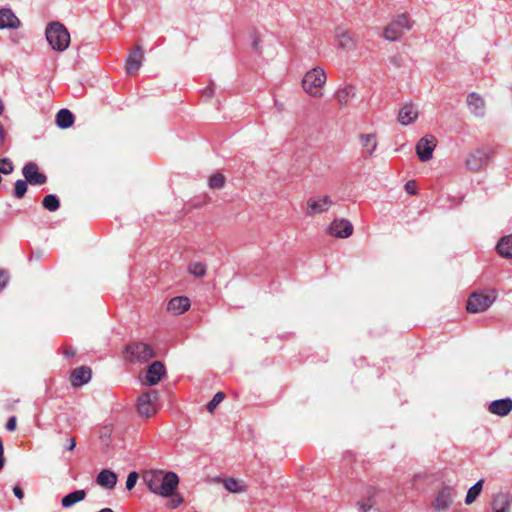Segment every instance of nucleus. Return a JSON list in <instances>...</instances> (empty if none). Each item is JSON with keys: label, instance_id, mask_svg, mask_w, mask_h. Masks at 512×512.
<instances>
[{"label": "nucleus", "instance_id": "f257e3e1", "mask_svg": "<svg viewBox=\"0 0 512 512\" xmlns=\"http://www.w3.org/2000/svg\"><path fill=\"white\" fill-rule=\"evenodd\" d=\"M326 80L325 71L320 67H315L304 75L302 87L309 96L320 98L323 96V87Z\"/></svg>", "mask_w": 512, "mask_h": 512}, {"label": "nucleus", "instance_id": "f03ea898", "mask_svg": "<svg viewBox=\"0 0 512 512\" xmlns=\"http://www.w3.org/2000/svg\"><path fill=\"white\" fill-rule=\"evenodd\" d=\"M46 39L56 51H64L70 43V34L59 22L51 23L46 28Z\"/></svg>", "mask_w": 512, "mask_h": 512}, {"label": "nucleus", "instance_id": "7ed1b4c3", "mask_svg": "<svg viewBox=\"0 0 512 512\" xmlns=\"http://www.w3.org/2000/svg\"><path fill=\"white\" fill-rule=\"evenodd\" d=\"M124 353L125 359L132 363H145L155 356L153 348L142 342L127 345Z\"/></svg>", "mask_w": 512, "mask_h": 512}, {"label": "nucleus", "instance_id": "20e7f679", "mask_svg": "<svg viewBox=\"0 0 512 512\" xmlns=\"http://www.w3.org/2000/svg\"><path fill=\"white\" fill-rule=\"evenodd\" d=\"M411 25L408 16L405 14L397 16L384 29V38L388 41L398 40L406 31L410 30Z\"/></svg>", "mask_w": 512, "mask_h": 512}, {"label": "nucleus", "instance_id": "39448f33", "mask_svg": "<svg viewBox=\"0 0 512 512\" xmlns=\"http://www.w3.org/2000/svg\"><path fill=\"white\" fill-rule=\"evenodd\" d=\"M159 394L156 390H149L138 398L137 409L141 416L149 418L158 411Z\"/></svg>", "mask_w": 512, "mask_h": 512}, {"label": "nucleus", "instance_id": "423d86ee", "mask_svg": "<svg viewBox=\"0 0 512 512\" xmlns=\"http://www.w3.org/2000/svg\"><path fill=\"white\" fill-rule=\"evenodd\" d=\"M334 205L333 199L329 195H319L307 200L305 214L314 217L329 211Z\"/></svg>", "mask_w": 512, "mask_h": 512}, {"label": "nucleus", "instance_id": "0eeeda50", "mask_svg": "<svg viewBox=\"0 0 512 512\" xmlns=\"http://www.w3.org/2000/svg\"><path fill=\"white\" fill-rule=\"evenodd\" d=\"M491 158V151L488 149H476L471 151L465 160V167L471 172L481 171Z\"/></svg>", "mask_w": 512, "mask_h": 512}, {"label": "nucleus", "instance_id": "6e6552de", "mask_svg": "<svg viewBox=\"0 0 512 512\" xmlns=\"http://www.w3.org/2000/svg\"><path fill=\"white\" fill-rule=\"evenodd\" d=\"M495 300V295L475 292L470 295L467 301V311L480 313L487 310Z\"/></svg>", "mask_w": 512, "mask_h": 512}, {"label": "nucleus", "instance_id": "1a4fd4ad", "mask_svg": "<svg viewBox=\"0 0 512 512\" xmlns=\"http://www.w3.org/2000/svg\"><path fill=\"white\" fill-rule=\"evenodd\" d=\"M179 484V478L174 472H166L162 477L155 494L171 497Z\"/></svg>", "mask_w": 512, "mask_h": 512}, {"label": "nucleus", "instance_id": "9d476101", "mask_svg": "<svg viewBox=\"0 0 512 512\" xmlns=\"http://www.w3.org/2000/svg\"><path fill=\"white\" fill-rule=\"evenodd\" d=\"M436 143L437 141L432 135H426L417 142L416 154L422 162H426L432 158Z\"/></svg>", "mask_w": 512, "mask_h": 512}, {"label": "nucleus", "instance_id": "9b49d317", "mask_svg": "<svg viewBox=\"0 0 512 512\" xmlns=\"http://www.w3.org/2000/svg\"><path fill=\"white\" fill-rule=\"evenodd\" d=\"M329 235L337 238H348L353 233V225L347 219H334L328 226Z\"/></svg>", "mask_w": 512, "mask_h": 512}, {"label": "nucleus", "instance_id": "f8f14e48", "mask_svg": "<svg viewBox=\"0 0 512 512\" xmlns=\"http://www.w3.org/2000/svg\"><path fill=\"white\" fill-rule=\"evenodd\" d=\"M23 175L26 181L32 185H42L47 181L46 175L39 172L37 164L32 162L24 166Z\"/></svg>", "mask_w": 512, "mask_h": 512}, {"label": "nucleus", "instance_id": "ddd939ff", "mask_svg": "<svg viewBox=\"0 0 512 512\" xmlns=\"http://www.w3.org/2000/svg\"><path fill=\"white\" fill-rule=\"evenodd\" d=\"M335 38L337 41L338 48L351 51L355 48L356 41L353 34L341 27L336 28L335 30Z\"/></svg>", "mask_w": 512, "mask_h": 512}, {"label": "nucleus", "instance_id": "4468645a", "mask_svg": "<svg viewBox=\"0 0 512 512\" xmlns=\"http://www.w3.org/2000/svg\"><path fill=\"white\" fill-rule=\"evenodd\" d=\"M454 490L451 487H443L436 496L434 508L436 511H445L453 502Z\"/></svg>", "mask_w": 512, "mask_h": 512}, {"label": "nucleus", "instance_id": "2eb2a0df", "mask_svg": "<svg viewBox=\"0 0 512 512\" xmlns=\"http://www.w3.org/2000/svg\"><path fill=\"white\" fill-rule=\"evenodd\" d=\"M144 58V53L141 46H135V48L130 52L127 60L125 69L128 74H135L141 67L142 60Z\"/></svg>", "mask_w": 512, "mask_h": 512}, {"label": "nucleus", "instance_id": "dca6fc26", "mask_svg": "<svg viewBox=\"0 0 512 512\" xmlns=\"http://www.w3.org/2000/svg\"><path fill=\"white\" fill-rule=\"evenodd\" d=\"M21 26L20 19L9 8L0 9V29H18Z\"/></svg>", "mask_w": 512, "mask_h": 512}, {"label": "nucleus", "instance_id": "f3484780", "mask_svg": "<svg viewBox=\"0 0 512 512\" xmlns=\"http://www.w3.org/2000/svg\"><path fill=\"white\" fill-rule=\"evenodd\" d=\"M165 373V367L162 362L155 361L147 369L145 384L149 386L156 385Z\"/></svg>", "mask_w": 512, "mask_h": 512}, {"label": "nucleus", "instance_id": "a211bd4d", "mask_svg": "<svg viewBox=\"0 0 512 512\" xmlns=\"http://www.w3.org/2000/svg\"><path fill=\"white\" fill-rule=\"evenodd\" d=\"M488 411L501 417L507 416L512 411V400L510 398L495 400L489 404Z\"/></svg>", "mask_w": 512, "mask_h": 512}, {"label": "nucleus", "instance_id": "6ab92c4d", "mask_svg": "<svg viewBox=\"0 0 512 512\" xmlns=\"http://www.w3.org/2000/svg\"><path fill=\"white\" fill-rule=\"evenodd\" d=\"M190 308V300L186 296L172 298L167 305V310L174 315H180Z\"/></svg>", "mask_w": 512, "mask_h": 512}, {"label": "nucleus", "instance_id": "aec40b11", "mask_svg": "<svg viewBox=\"0 0 512 512\" xmlns=\"http://www.w3.org/2000/svg\"><path fill=\"white\" fill-rule=\"evenodd\" d=\"M467 104L473 115L482 117L485 111V101L477 93L473 92L467 96Z\"/></svg>", "mask_w": 512, "mask_h": 512}, {"label": "nucleus", "instance_id": "412c9836", "mask_svg": "<svg viewBox=\"0 0 512 512\" xmlns=\"http://www.w3.org/2000/svg\"><path fill=\"white\" fill-rule=\"evenodd\" d=\"M91 379V369L86 366L75 369L70 376L71 384L74 387L82 386Z\"/></svg>", "mask_w": 512, "mask_h": 512}, {"label": "nucleus", "instance_id": "4be33fe9", "mask_svg": "<svg viewBox=\"0 0 512 512\" xmlns=\"http://www.w3.org/2000/svg\"><path fill=\"white\" fill-rule=\"evenodd\" d=\"M418 118V110L413 104H405L399 111L398 121L402 125H409Z\"/></svg>", "mask_w": 512, "mask_h": 512}, {"label": "nucleus", "instance_id": "5701e85b", "mask_svg": "<svg viewBox=\"0 0 512 512\" xmlns=\"http://www.w3.org/2000/svg\"><path fill=\"white\" fill-rule=\"evenodd\" d=\"M96 482L99 486L111 490L117 484V475L111 470L103 469L98 474Z\"/></svg>", "mask_w": 512, "mask_h": 512}, {"label": "nucleus", "instance_id": "b1692460", "mask_svg": "<svg viewBox=\"0 0 512 512\" xmlns=\"http://www.w3.org/2000/svg\"><path fill=\"white\" fill-rule=\"evenodd\" d=\"M355 97V87L352 85H347L341 89H339L335 93V99L338 102L340 107H345L351 103V101Z\"/></svg>", "mask_w": 512, "mask_h": 512}, {"label": "nucleus", "instance_id": "393cba45", "mask_svg": "<svg viewBox=\"0 0 512 512\" xmlns=\"http://www.w3.org/2000/svg\"><path fill=\"white\" fill-rule=\"evenodd\" d=\"M166 472L163 471H148L144 474L143 479L151 492H155L157 487Z\"/></svg>", "mask_w": 512, "mask_h": 512}, {"label": "nucleus", "instance_id": "a878e982", "mask_svg": "<svg viewBox=\"0 0 512 512\" xmlns=\"http://www.w3.org/2000/svg\"><path fill=\"white\" fill-rule=\"evenodd\" d=\"M360 143L362 148L366 151V156H371L377 147V138L373 133L362 134L360 136Z\"/></svg>", "mask_w": 512, "mask_h": 512}, {"label": "nucleus", "instance_id": "bb28decb", "mask_svg": "<svg viewBox=\"0 0 512 512\" xmlns=\"http://www.w3.org/2000/svg\"><path fill=\"white\" fill-rule=\"evenodd\" d=\"M219 481L231 493H242L246 491V485L241 480L235 478H223Z\"/></svg>", "mask_w": 512, "mask_h": 512}, {"label": "nucleus", "instance_id": "cd10ccee", "mask_svg": "<svg viewBox=\"0 0 512 512\" xmlns=\"http://www.w3.org/2000/svg\"><path fill=\"white\" fill-rule=\"evenodd\" d=\"M74 123V116L68 109H61L56 115V124L62 129L71 127Z\"/></svg>", "mask_w": 512, "mask_h": 512}, {"label": "nucleus", "instance_id": "c85d7f7f", "mask_svg": "<svg viewBox=\"0 0 512 512\" xmlns=\"http://www.w3.org/2000/svg\"><path fill=\"white\" fill-rule=\"evenodd\" d=\"M86 492L85 490H76L68 495L64 496L61 500V505L64 508H69L75 505L78 502H81L85 499Z\"/></svg>", "mask_w": 512, "mask_h": 512}, {"label": "nucleus", "instance_id": "c756f323", "mask_svg": "<svg viewBox=\"0 0 512 512\" xmlns=\"http://www.w3.org/2000/svg\"><path fill=\"white\" fill-rule=\"evenodd\" d=\"M510 505L511 498L504 493L497 494L492 501L493 510H503L509 512Z\"/></svg>", "mask_w": 512, "mask_h": 512}, {"label": "nucleus", "instance_id": "7c9ffc66", "mask_svg": "<svg viewBox=\"0 0 512 512\" xmlns=\"http://www.w3.org/2000/svg\"><path fill=\"white\" fill-rule=\"evenodd\" d=\"M496 249L499 256H512V234L502 237Z\"/></svg>", "mask_w": 512, "mask_h": 512}, {"label": "nucleus", "instance_id": "2f4dec72", "mask_svg": "<svg viewBox=\"0 0 512 512\" xmlns=\"http://www.w3.org/2000/svg\"><path fill=\"white\" fill-rule=\"evenodd\" d=\"M482 487L483 480H479L477 483H475L472 487L469 488L465 498L466 504L470 505L476 500V498L482 491Z\"/></svg>", "mask_w": 512, "mask_h": 512}, {"label": "nucleus", "instance_id": "473e14b6", "mask_svg": "<svg viewBox=\"0 0 512 512\" xmlns=\"http://www.w3.org/2000/svg\"><path fill=\"white\" fill-rule=\"evenodd\" d=\"M225 182L226 178L222 173H215L209 177L208 185L211 189H222Z\"/></svg>", "mask_w": 512, "mask_h": 512}, {"label": "nucleus", "instance_id": "72a5a7b5", "mask_svg": "<svg viewBox=\"0 0 512 512\" xmlns=\"http://www.w3.org/2000/svg\"><path fill=\"white\" fill-rule=\"evenodd\" d=\"M42 205L46 210L53 212L59 208L60 202L55 195L49 194L44 197Z\"/></svg>", "mask_w": 512, "mask_h": 512}, {"label": "nucleus", "instance_id": "f704fd0d", "mask_svg": "<svg viewBox=\"0 0 512 512\" xmlns=\"http://www.w3.org/2000/svg\"><path fill=\"white\" fill-rule=\"evenodd\" d=\"M189 272L196 277H202L206 273V266L200 261L194 262L189 265Z\"/></svg>", "mask_w": 512, "mask_h": 512}, {"label": "nucleus", "instance_id": "c9c22d12", "mask_svg": "<svg viewBox=\"0 0 512 512\" xmlns=\"http://www.w3.org/2000/svg\"><path fill=\"white\" fill-rule=\"evenodd\" d=\"M27 191V181L17 180L14 187V196L21 199Z\"/></svg>", "mask_w": 512, "mask_h": 512}, {"label": "nucleus", "instance_id": "e433bc0d", "mask_svg": "<svg viewBox=\"0 0 512 512\" xmlns=\"http://www.w3.org/2000/svg\"><path fill=\"white\" fill-rule=\"evenodd\" d=\"M225 394L223 392H217L212 400L207 404V410L213 413L215 408L224 400Z\"/></svg>", "mask_w": 512, "mask_h": 512}, {"label": "nucleus", "instance_id": "4c0bfd02", "mask_svg": "<svg viewBox=\"0 0 512 512\" xmlns=\"http://www.w3.org/2000/svg\"><path fill=\"white\" fill-rule=\"evenodd\" d=\"M375 505L374 495H369L366 501H358L357 506L361 512H368Z\"/></svg>", "mask_w": 512, "mask_h": 512}, {"label": "nucleus", "instance_id": "58836bf2", "mask_svg": "<svg viewBox=\"0 0 512 512\" xmlns=\"http://www.w3.org/2000/svg\"><path fill=\"white\" fill-rule=\"evenodd\" d=\"M13 171V164L12 162L7 159L3 158L0 160V173L8 175Z\"/></svg>", "mask_w": 512, "mask_h": 512}, {"label": "nucleus", "instance_id": "ea45409f", "mask_svg": "<svg viewBox=\"0 0 512 512\" xmlns=\"http://www.w3.org/2000/svg\"><path fill=\"white\" fill-rule=\"evenodd\" d=\"M138 477L139 476H138L137 472L129 473L127 480H126V488L128 490H131L135 487Z\"/></svg>", "mask_w": 512, "mask_h": 512}, {"label": "nucleus", "instance_id": "a19ab883", "mask_svg": "<svg viewBox=\"0 0 512 512\" xmlns=\"http://www.w3.org/2000/svg\"><path fill=\"white\" fill-rule=\"evenodd\" d=\"M405 191L410 195H415L417 193V184L415 181L410 180L405 184Z\"/></svg>", "mask_w": 512, "mask_h": 512}, {"label": "nucleus", "instance_id": "79ce46f5", "mask_svg": "<svg viewBox=\"0 0 512 512\" xmlns=\"http://www.w3.org/2000/svg\"><path fill=\"white\" fill-rule=\"evenodd\" d=\"M9 276L5 270L0 269V291L7 285Z\"/></svg>", "mask_w": 512, "mask_h": 512}, {"label": "nucleus", "instance_id": "37998d69", "mask_svg": "<svg viewBox=\"0 0 512 512\" xmlns=\"http://www.w3.org/2000/svg\"><path fill=\"white\" fill-rule=\"evenodd\" d=\"M16 426H17L16 417L13 416V417L9 418L6 423V429L8 431H14L16 429Z\"/></svg>", "mask_w": 512, "mask_h": 512}, {"label": "nucleus", "instance_id": "c03bdc74", "mask_svg": "<svg viewBox=\"0 0 512 512\" xmlns=\"http://www.w3.org/2000/svg\"><path fill=\"white\" fill-rule=\"evenodd\" d=\"M183 502V499L182 497L180 496H177L175 498H172L169 503H168V506L172 509L174 508H177L181 503Z\"/></svg>", "mask_w": 512, "mask_h": 512}, {"label": "nucleus", "instance_id": "a18cd8bd", "mask_svg": "<svg viewBox=\"0 0 512 512\" xmlns=\"http://www.w3.org/2000/svg\"><path fill=\"white\" fill-rule=\"evenodd\" d=\"M76 447V439L74 437H69L67 439V444L65 445V449L68 451H72Z\"/></svg>", "mask_w": 512, "mask_h": 512}, {"label": "nucleus", "instance_id": "49530a36", "mask_svg": "<svg viewBox=\"0 0 512 512\" xmlns=\"http://www.w3.org/2000/svg\"><path fill=\"white\" fill-rule=\"evenodd\" d=\"M4 463H5V459H4V447H3L2 440L0 439V471L3 469V467H4Z\"/></svg>", "mask_w": 512, "mask_h": 512}, {"label": "nucleus", "instance_id": "de8ad7c7", "mask_svg": "<svg viewBox=\"0 0 512 512\" xmlns=\"http://www.w3.org/2000/svg\"><path fill=\"white\" fill-rule=\"evenodd\" d=\"M63 353L67 358H72L76 355V351L72 347H65Z\"/></svg>", "mask_w": 512, "mask_h": 512}, {"label": "nucleus", "instance_id": "09e8293b", "mask_svg": "<svg viewBox=\"0 0 512 512\" xmlns=\"http://www.w3.org/2000/svg\"><path fill=\"white\" fill-rule=\"evenodd\" d=\"M13 493L18 499H23L24 497V492L19 486L13 488Z\"/></svg>", "mask_w": 512, "mask_h": 512}, {"label": "nucleus", "instance_id": "8fccbe9b", "mask_svg": "<svg viewBox=\"0 0 512 512\" xmlns=\"http://www.w3.org/2000/svg\"><path fill=\"white\" fill-rule=\"evenodd\" d=\"M203 93L206 97L211 98V97H213L214 90L212 87H207L204 89Z\"/></svg>", "mask_w": 512, "mask_h": 512}, {"label": "nucleus", "instance_id": "3c124183", "mask_svg": "<svg viewBox=\"0 0 512 512\" xmlns=\"http://www.w3.org/2000/svg\"><path fill=\"white\" fill-rule=\"evenodd\" d=\"M4 140H5V131H4L2 124L0 123V147L3 145Z\"/></svg>", "mask_w": 512, "mask_h": 512}, {"label": "nucleus", "instance_id": "603ef678", "mask_svg": "<svg viewBox=\"0 0 512 512\" xmlns=\"http://www.w3.org/2000/svg\"><path fill=\"white\" fill-rule=\"evenodd\" d=\"M259 44H260V37L256 35L254 40H253V48L255 50H258L259 49Z\"/></svg>", "mask_w": 512, "mask_h": 512}, {"label": "nucleus", "instance_id": "864d4df0", "mask_svg": "<svg viewBox=\"0 0 512 512\" xmlns=\"http://www.w3.org/2000/svg\"><path fill=\"white\" fill-rule=\"evenodd\" d=\"M98 512H114V511L112 509H110V508H104V509H101Z\"/></svg>", "mask_w": 512, "mask_h": 512}, {"label": "nucleus", "instance_id": "5fc2aeb1", "mask_svg": "<svg viewBox=\"0 0 512 512\" xmlns=\"http://www.w3.org/2000/svg\"><path fill=\"white\" fill-rule=\"evenodd\" d=\"M494 512H507V511H503V510H493Z\"/></svg>", "mask_w": 512, "mask_h": 512}]
</instances>
